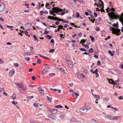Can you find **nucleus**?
Returning a JSON list of instances; mask_svg holds the SVG:
<instances>
[{
  "instance_id": "obj_2",
  "label": "nucleus",
  "mask_w": 123,
  "mask_h": 123,
  "mask_svg": "<svg viewBox=\"0 0 123 123\" xmlns=\"http://www.w3.org/2000/svg\"><path fill=\"white\" fill-rule=\"evenodd\" d=\"M14 84L15 85L17 88L19 89V90L21 92H23L25 91L27 89L26 87L24 86L22 83L17 82L15 83Z\"/></svg>"
},
{
  "instance_id": "obj_45",
  "label": "nucleus",
  "mask_w": 123,
  "mask_h": 123,
  "mask_svg": "<svg viewBox=\"0 0 123 123\" xmlns=\"http://www.w3.org/2000/svg\"><path fill=\"white\" fill-rule=\"evenodd\" d=\"M75 94L74 93L73 94V93H72V96L74 97V98L75 99H76V98H77V97H75Z\"/></svg>"
},
{
  "instance_id": "obj_55",
  "label": "nucleus",
  "mask_w": 123,
  "mask_h": 123,
  "mask_svg": "<svg viewBox=\"0 0 123 123\" xmlns=\"http://www.w3.org/2000/svg\"><path fill=\"white\" fill-rule=\"evenodd\" d=\"M48 33V32L47 31H45L43 33V34H47Z\"/></svg>"
},
{
  "instance_id": "obj_59",
  "label": "nucleus",
  "mask_w": 123,
  "mask_h": 123,
  "mask_svg": "<svg viewBox=\"0 0 123 123\" xmlns=\"http://www.w3.org/2000/svg\"><path fill=\"white\" fill-rule=\"evenodd\" d=\"M85 47L87 49H88L89 48V46L88 45H86Z\"/></svg>"
},
{
  "instance_id": "obj_42",
  "label": "nucleus",
  "mask_w": 123,
  "mask_h": 123,
  "mask_svg": "<svg viewBox=\"0 0 123 123\" xmlns=\"http://www.w3.org/2000/svg\"><path fill=\"white\" fill-rule=\"evenodd\" d=\"M76 17L77 18H78L80 16V14H79V13H78V12L77 13H76Z\"/></svg>"
},
{
  "instance_id": "obj_5",
  "label": "nucleus",
  "mask_w": 123,
  "mask_h": 123,
  "mask_svg": "<svg viewBox=\"0 0 123 123\" xmlns=\"http://www.w3.org/2000/svg\"><path fill=\"white\" fill-rule=\"evenodd\" d=\"M98 4H96V3H95L94 4V5L95 6L96 5L97 6V7H98V6L100 7H102V9H103L104 8V5L102 2L100 0H98Z\"/></svg>"
},
{
  "instance_id": "obj_20",
  "label": "nucleus",
  "mask_w": 123,
  "mask_h": 123,
  "mask_svg": "<svg viewBox=\"0 0 123 123\" xmlns=\"http://www.w3.org/2000/svg\"><path fill=\"white\" fill-rule=\"evenodd\" d=\"M119 117V116L113 117V120L117 119Z\"/></svg>"
},
{
  "instance_id": "obj_64",
  "label": "nucleus",
  "mask_w": 123,
  "mask_h": 123,
  "mask_svg": "<svg viewBox=\"0 0 123 123\" xmlns=\"http://www.w3.org/2000/svg\"><path fill=\"white\" fill-rule=\"evenodd\" d=\"M44 12L43 11H41L40 12V15H42L43 13Z\"/></svg>"
},
{
  "instance_id": "obj_52",
  "label": "nucleus",
  "mask_w": 123,
  "mask_h": 123,
  "mask_svg": "<svg viewBox=\"0 0 123 123\" xmlns=\"http://www.w3.org/2000/svg\"><path fill=\"white\" fill-rule=\"evenodd\" d=\"M80 50H82V51H86V50L85 49L83 48H81L80 49Z\"/></svg>"
},
{
  "instance_id": "obj_22",
  "label": "nucleus",
  "mask_w": 123,
  "mask_h": 123,
  "mask_svg": "<svg viewBox=\"0 0 123 123\" xmlns=\"http://www.w3.org/2000/svg\"><path fill=\"white\" fill-rule=\"evenodd\" d=\"M91 17L92 18L90 20V21H91L92 22V23H93L94 22L93 21L95 20V18H93V19L92 20L93 18H92V17H93V16L92 15L91 16Z\"/></svg>"
},
{
  "instance_id": "obj_41",
  "label": "nucleus",
  "mask_w": 123,
  "mask_h": 123,
  "mask_svg": "<svg viewBox=\"0 0 123 123\" xmlns=\"http://www.w3.org/2000/svg\"><path fill=\"white\" fill-rule=\"evenodd\" d=\"M98 69H96L94 71V72H93V73H95V74H96L97 73H98Z\"/></svg>"
},
{
  "instance_id": "obj_26",
  "label": "nucleus",
  "mask_w": 123,
  "mask_h": 123,
  "mask_svg": "<svg viewBox=\"0 0 123 123\" xmlns=\"http://www.w3.org/2000/svg\"><path fill=\"white\" fill-rule=\"evenodd\" d=\"M47 37L49 38V40L51 39L52 38V37L49 35H47Z\"/></svg>"
},
{
  "instance_id": "obj_29",
  "label": "nucleus",
  "mask_w": 123,
  "mask_h": 123,
  "mask_svg": "<svg viewBox=\"0 0 123 123\" xmlns=\"http://www.w3.org/2000/svg\"><path fill=\"white\" fill-rule=\"evenodd\" d=\"M118 98L119 100H122L123 99L122 96H120L118 97Z\"/></svg>"
},
{
  "instance_id": "obj_23",
  "label": "nucleus",
  "mask_w": 123,
  "mask_h": 123,
  "mask_svg": "<svg viewBox=\"0 0 123 123\" xmlns=\"http://www.w3.org/2000/svg\"><path fill=\"white\" fill-rule=\"evenodd\" d=\"M74 93L75 94V97H77H77L79 96V94L77 93L74 92Z\"/></svg>"
},
{
  "instance_id": "obj_53",
  "label": "nucleus",
  "mask_w": 123,
  "mask_h": 123,
  "mask_svg": "<svg viewBox=\"0 0 123 123\" xmlns=\"http://www.w3.org/2000/svg\"><path fill=\"white\" fill-rule=\"evenodd\" d=\"M40 92L41 93L42 95V96L44 95V92L43 91H42V92L41 91Z\"/></svg>"
},
{
  "instance_id": "obj_46",
  "label": "nucleus",
  "mask_w": 123,
  "mask_h": 123,
  "mask_svg": "<svg viewBox=\"0 0 123 123\" xmlns=\"http://www.w3.org/2000/svg\"><path fill=\"white\" fill-rule=\"evenodd\" d=\"M82 69L83 70V71L84 72H85V73H86L87 72L86 70V69L84 68H82Z\"/></svg>"
},
{
  "instance_id": "obj_44",
  "label": "nucleus",
  "mask_w": 123,
  "mask_h": 123,
  "mask_svg": "<svg viewBox=\"0 0 123 123\" xmlns=\"http://www.w3.org/2000/svg\"><path fill=\"white\" fill-rule=\"evenodd\" d=\"M113 117L110 116L109 119L110 120H113Z\"/></svg>"
},
{
  "instance_id": "obj_27",
  "label": "nucleus",
  "mask_w": 123,
  "mask_h": 123,
  "mask_svg": "<svg viewBox=\"0 0 123 123\" xmlns=\"http://www.w3.org/2000/svg\"><path fill=\"white\" fill-rule=\"evenodd\" d=\"M89 51L91 52H93L94 51V50L92 49L91 48L89 49Z\"/></svg>"
},
{
  "instance_id": "obj_34",
  "label": "nucleus",
  "mask_w": 123,
  "mask_h": 123,
  "mask_svg": "<svg viewBox=\"0 0 123 123\" xmlns=\"http://www.w3.org/2000/svg\"><path fill=\"white\" fill-rule=\"evenodd\" d=\"M46 97L47 98L48 100L49 101V102L51 100V99L48 96H47Z\"/></svg>"
},
{
  "instance_id": "obj_11",
  "label": "nucleus",
  "mask_w": 123,
  "mask_h": 123,
  "mask_svg": "<svg viewBox=\"0 0 123 123\" xmlns=\"http://www.w3.org/2000/svg\"><path fill=\"white\" fill-rule=\"evenodd\" d=\"M78 78L79 79H81L83 78H85V76L83 74H80L77 76Z\"/></svg>"
},
{
  "instance_id": "obj_36",
  "label": "nucleus",
  "mask_w": 123,
  "mask_h": 123,
  "mask_svg": "<svg viewBox=\"0 0 123 123\" xmlns=\"http://www.w3.org/2000/svg\"><path fill=\"white\" fill-rule=\"evenodd\" d=\"M38 89L39 91L40 92L41 91L42 92V91H43L42 89L40 87H39V88H38Z\"/></svg>"
},
{
  "instance_id": "obj_37",
  "label": "nucleus",
  "mask_w": 123,
  "mask_h": 123,
  "mask_svg": "<svg viewBox=\"0 0 123 123\" xmlns=\"http://www.w3.org/2000/svg\"><path fill=\"white\" fill-rule=\"evenodd\" d=\"M36 79V78L35 76H33L32 77V79L33 80H35Z\"/></svg>"
},
{
  "instance_id": "obj_60",
  "label": "nucleus",
  "mask_w": 123,
  "mask_h": 123,
  "mask_svg": "<svg viewBox=\"0 0 123 123\" xmlns=\"http://www.w3.org/2000/svg\"><path fill=\"white\" fill-rule=\"evenodd\" d=\"M50 4L52 6H54L55 5V4H54V3L53 2H51Z\"/></svg>"
},
{
  "instance_id": "obj_33",
  "label": "nucleus",
  "mask_w": 123,
  "mask_h": 123,
  "mask_svg": "<svg viewBox=\"0 0 123 123\" xmlns=\"http://www.w3.org/2000/svg\"><path fill=\"white\" fill-rule=\"evenodd\" d=\"M59 69L62 72H64V69L62 68H59Z\"/></svg>"
},
{
  "instance_id": "obj_8",
  "label": "nucleus",
  "mask_w": 123,
  "mask_h": 123,
  "mask_svg": "<svg viewBox=\"0 0 123 123\" xmlns=\"http://www.w3.org/2000/svg\"><path fill=\"white\" fill-rule=\"evenodd\" d=\"M107 79L109 80V82L110 83L113 84L114 85H118V84L115 83L114 81L112 80V79H109L108 78Z\"/></svg>"
},
{
  "instance_id": "obj_51",
  "label": "nucleus",
  "mask_w": 123,
  "mask_h": 123,
  "mask_svg": "<svg viewBox=\"0 0 123 123\" xmlns=\"http://www.w3.org/2000/svg\"><path fill=\"white\" fill-rule=\"evenodd\" d=\"M50 5V4L48 3H46L45 5V6L46 7L47 6H49Z\"/></svg>"
},
{
  "instance_id": "obj_35",
  "label": "nucleus",
  "mask_w": 123,
  "mask_h": 123,
  "mask_svg": "<svg viewBox=\"0 0 123 123\" xmlns=\"http://www.w3.org/2000/svg\"><path fill=\"white\" fill-rule=\"evenodd\" d=\"M33 96H28L27 97V98L29 99H30L32 98H33Z\"/></svg>"
},
{
  "instance_id": "obj_12",
  "label": "nucleus",
  "mask_w": 123,
  "mask_h": 123,
  "mask_svg": "<svg viewBox=\"0 0 123 123\" xmlns=\"http://www.w3.org/2000/svg\"><path fill=\"white\" fill-rule=\"evenodd\" d=\"M112 26L113 27L116 29H118L119 27L118 24H113Z\"/></svg>"
},
{
  "instance_id": "obj_19",
  "label": "nucleus",
  "mask_w": 123,
  "mask_h": 123,
  "mask_svg": "<svg viewBox=\"0 0 123 123\" xmlns=\"http://www.w3.org/2000/svg\"><path fill=\"white\" fill-rule=\"evenodd\" d=\"M46 70V68H43V69L42 71V75L45 74L46 72L45 70Z\"/></svg>"
},
{
  "instance_id": "obj_32",
  "label": "nucleus",
  "mask_w": 123,
  "mask_h": 123,
  "mask_svg": "<svg viewBox=\"0 0 123 123\" xmlns=\"http://www.w3.org/2000/svg\"><path fill=\"white\" fill-rule=\"evenodd\" d=\"M59 27V28L61 29H62L63 28V26L61 25H59L58 26Z\"/></svg>"
},
{
  "instance_id": "obj_30",
  "label": "nucleus",
  "mask_w": 123,
  "mask_h": 123,
  "mask_svg": "<svg viewBox=\"0 0 123 123\" xmlns=\"http://www.w3.org/2000/svg\"><path fill=\"white\" fill-rule=\"evenodd\" d=\"M85 41H86L85 40L82 39L80 43H84Z\"/></svg>"
},
{
  "instance_id": "obj_16",
  "label": "nucleus",
  "mask_w": 123,
  "mask_h": 123,
  "mask_svg": "<svg viewBox=\"0 0 123 123\" xmlns=\"http://www.w3.org/2000/svg\"><path fill=\"white\" fill-rule=\"evenodd\" d=\"M55 107L57 108H63V107H62L61 105H57V106H55Z\"/></svg>"
},
{
  "instance_id": "obj_50",
  "label": "nucleus",
  "mask_w": 123,
  "mask_h": 123,
  "mask_svg": "<svg viewBox=\"0 0 123 123\" xmlns=\"http://www.w3.org/2000/svg\"><path fill=\"white\" fill-rule=\"evenodd\" d=\"M34 105L35 106L37 107L38 105V104L35 103L34 104Z\"/></svg>"
},
{
  "instance_id": "obj_1",
  "label": "nucleus",
  "mask_w": 123,
  "mask_h": 123,
  "mask_svg": "<svg viewBox=\"0 0 123 123\" xmlns=\"http://www.w3.org/2000/svg\"><path fill=\"white\" fill-rule=\"evenodd\" d=\"M108 16L110 17L111 21H113L114 19H119V21L121 23H123V13H122L120 15L118 14H115L114 12H111V13H108Z\"/></svg>"
},
{
  "instance_id": "obj_10",
  "label": "nucleus",
  "mask_w": 123,
  "mask_h": 123,
  "mask_svg": "<svg viewBox=\"0 0 123 123\" xmlns=\"http://www.w3.org/2000/svg\"><path fill=\"white\" fill-rule=\"evenodd\" d=\"M57 110L55 109H53L51 111V113L52 114H55L57 113Z\"/></svg>"
},
{
  "instance_id": "obj_3",
  "label": "nucleus",
  "mask_w": 123,
  "mask_h": 123,
  "mask_svg": "<svg viewBox=\"0 0 123 123\" xmlns=\"http://www.w3.org/2000/svg\"><path fill=\"white\" fill-rule=\"evenodd\" d=\"M110 30L112 31V33L113 34H116L117 36H119L120 33L118 34L120 32V30L119 29L111 27L110 28Z\"/></svg>"
},
{
  "instance_id": "obj_4",
  "label": "nucleus",
  "mask_w": 123,
  "mask_h": 123,
  "mask_svg": "<svg viewBox=\"0 0 123 123\" xmlns=\"http://www.w3.org/2000/svg\"><path fill=\"white\" fill-rule=\"evenodd\" d=\"M52 10H50L49 11L51 15L53 14L54 12L57 13L58 12L62 11L63 10L62 9H60L58 7H54L52 8Z\"/></svg>"
},
{
  "instance_id": "obj_49",
  "label": "nucleus",
  "mask_w": 123,
  "mask_h": 123,
  "mask_svg": "<svg viewBox=\"0 0 123 123\" xmlns=\"http://www.w3.org/2000/svg\"><path fill=\"white\" fill-rule=\"evenodd\" d=\"M97 65H101L100 62L99 61H98L97 62Z\"/></svg>"
},
{
  "instance_id": "obj_13",
  "label": "nucleus",
  "mask_w": 123,
  "mask_h": 123,
  "mask_svg": "<svg viewBox=\"0 0 123 123\" xmlns=\"http://www.w3.org/2000/svg\"><path fill=\"white\" fill-rule=\"evenodd\" d=\"M67 64H68V66L70 68H72L73 67V65L71 63V62H68Z\"/></svg>"
},
{
  "instance_id": "obj_39",
  "label": "nucleus",
  "mask_w": 123,
  "mask_h": 123,
  "mask_svg": "<svg viewBox=\"0 0 123 123\" xmlns=\"http://www.w3.org/2000/svg\"><path fill=\"white\" fill-rule=\"evenodd\" d=\"M33 38L35 40H37V37L35 35H34L33 36Z\"/></svg>"
},
{
  "instance_id": "obj_24",
  "label": "nucleus",
  "mask_w": 123,
  "mask_h": 123,
  "mask_svg": "<svg viewBox=\"0 0 123 123\" xmlns=\"http://www.w3.org/2000/svg\"><path fill=\"white\" fill-rule=\"evenodd\" d=\"M55 51V50L54 49H51L49 51V52L50 53H53Z\"/></svg>"
},
{
  "instance_id": "obj_48",
  "label": "nucleus",
  "mask_w": 123,
  "mask_h": 123,
  "mask_svg": "<svg viewBox=\"0 0 123 123\" xmlns=\"http://www.w3.org/2000/svg\"><path fill=\"white\" fill-rule=\"evenodd\" d=\"M50 89L51 90H53V91L55 92L57 91V90L55 89H52L51 88Z\"/></svg>"
},
{
  "instance_id": "obj_21",
  "label": "nucleus",
  "mask_w": 123,
  "mask_h": 123,
  "mask_svg": "<svg viewBox=\"0 0 123 123\" xmlns=\"http://www.w3.org/2000/svg\"><path fill=\"white\" fill-rule=\"evenodd\" d=\"M108 53L111 55V56H113L114 55V54L112 53L111 52L110 50L109 51Z\"/></svg>"
},
{
  "instance_id": "obj_15",
  "label": "nucleus",
  "mask_w": 123,
  "mask_h": 123,
  "mask_svg": "<svg viewBox=\"0 0 123 123\" xmlns=\"http://www.w3.org/2000/svg\"><path fill=\"white\" fill-rule=\"evenodd\" d=\"M90 37L92 42H94V39L93 37L91 36H90Z\"/></svg>"
},
{
  "instance_id": "obj_40",
  "label": "nucleus",
  "mask_w": 123,
  "mask_h": 123,
  "mask_svg": "<svg viewBox=\"0 0 123 123\" xmlns=\"http://www.w3.org/2000/svg\"><path fill=\"white\" fill-rule=\"evenodd\" d=\"M25 59L26 60H27L28 61H29L30 60V58L29 57H27V58L25 57Z\"/></svg>"
},
{
  "instance_id": "obj_6",
  "label": "nucleus",
  "mask_w": 123,
  "mask_h": 123,
  "mask_svg": "<svg viewBox=\"0 0 123 123\" xmlns=\"http://www.w3.org/2000/svg\"><path fill=\"white\" fill-rule=\"evenodd\" d=\"M48 18L49 19H53V20H57V21L56 22H55V23H59V22L58 21H63V20H62L61 19H58L57 18L55 17L53 18L50 16H48Z\"/></svg>"
},
{
  "instance_id": "obj_56",
  "label": "nucleus",
  "mask_w": 123,
  "mask_h": 123,
  "mask_svg": "<svg viewBox=\"0 0 123 123\" xmlns=\"http://www.w3.org/2000/svg\"><path fill=\"white\" fill-rule=\"evenodd\" d=\"M14 66L15 67H17L18 66V64L17 63H15L14 64Z\"/></svg>"
},
{
  "instance_id": "obj_54",
  "label": "nucleus",
  "mask_w": 123,
  "mask_h": 123,
  "mask_svg": "<svg viewBox=\"0 0 123 123\" xmlns=\"http://www.w3.org/2000/svg\"><path fill=\"white\" fill-rule=\"evenodd\" d=\"M71 24L72 25H74V26L75 27L77 28V25H75V24Z\"/></svg>"
},
{
  "instance_id": "obj_58",
  "label": "nucleus",
  "mask_w": 123,
  "mask_h": 123,
  "mask_svg": "<svg viewBox=\"0 0 123 123\" xmlns=\"http://www.w3.org/2000/svg\"><path fill=\"white\" fill-rule=\"evenodd\" d=\"M73 83H70L69 84V85L70 86H73Z\"/></svg>"
},
{
  "instance_id": "obj_14",
  "label": "nucleus",
  "mask_w": 123,
  "mask_h": 123,
  "mask_svg": "<svg viewBox=\"0 0 123 123\" xmlns=\"http://www.w3.org/2000/svg\"><path fill=\"white\" fill-rule=\"evenodd\" d=\"M92 95L94 97L96 98V99H99L100 98V97L98 95H94V94L92 93Z\"/></svg>"
},
{
  "instance_id": "obj_47",
  "label": "nucleus",
  "mask_w": 123,
  "mask_h": 123,
  "mask_svg": "<svg viewBox=\"0 0 123 123\" xmlns=\"http://www.w3.org/2000/svg\"><path fill=\"white\" fill-rule=\"evenodd\" d=\"M95 30L96 31H99V28L98 27H96L95 29Z\"/></svg>"
},
{
  "instance_id": "obj_61",
  "label": "nucleus",
  "mask_w": 123,
  "mask_h": 123,
  "mask_svg": "<svg viewBox=\"0 0 123 123\" xmlns=\"http://www.w3.org/2000/svg\"><path fill=\"white\" fill-rule=\"evenodd\" d=\"M94 15L95 17H96L97 16V14L96 12H94Z\"/></svg>"
},
{
  "instance_id": "obj_62",
  "label": "nucleus",
  "mask_w": 123,
  "mask_h": 123,
  "mask_svg": "<svg viewBox=\"0 0 123 123\" xmlns=\"http://www.w3.org/2000/svg\"><path fill=\"white\" fill-rule=\"evenodd\" d=\"M85 15H87V16L88 15H89L88 13L86 12H85Z\"/></svg>"
},
{
  "instance_id": "obj_7",
  "label": "nucleus",
  "mask_w": 123,
  "mask_h": 123,
  "mask_svg": "<svg viewBox=\"0 0 123 123\" xmlns=\"http://www.w3.org/2000/svg\"><path fill=\"white\" fill-rule=\"evenodd\" d=\"M90 108L89 107L85 106L84 107L81 108L80 109V111L81 112H83L84 113H85Z\"/></svg>"
},
{
  "instance_id": "obj_28",
  "label": "nucleus",
  "mask_w": 123,
  "mask_h": 123,
  "mask_svg": "<svg viewBox=\"0 0 123 123\" xmlns=\"http://www.w3.org/2000/svg\"><path fill=\"white\" fill-rule=\"evenodd\" d=\"M22 32L24 33L25 34L27 35H28V32H27L26 31H22Z\"/></svg>"
},
{
  "instance_id": "obj_43",
  "label": "nucleus",
  "mask_w": 123,
  "mask_h": 123,
  "mask_svg": "<svg viewBox=\"0 0 123 123\" xmlns=\"http://www.w3.org/2000/svg\"><path fill=\"white\" fill-rule=\"evenodd\" d=\"M108 100V98H104L103 99V101H107Z\"/></svg>"
},
{
  "instance_id": "obj_17",
  "label": "nucleus",
  "mask_w": 123,
  "mask_h": 123,
  "mask_svg": "<svg viewBox=\"0 0 123 123\" xmlns=\"http://www.w3.org/2000/svg\"><path fill=\"white\" fill-rule=\"evenodd\" d=\"M91 123H97V121L94 120L92 119L90 122Z\"/></svg>"
},
{
  "instance_id": "obj_9",
  "label": "nucleus",
  "mask_w": 123,
  "mask_h": 123,
  "mask_svg": "<svg viewBox=\"0 0 123 123\" xmlns=\"http://www.w3.org/2000/svg\"><path fill=\"white\" fill-rule=\"evenodd\" d=\"M14 73V70L13 69H12L10 71L9 74V76L11 77L13 75Z\"/></svg>"
},
{
  "instance_id": "obj_38",
  "label": "nucleus",
  "mask_w": 123,
  "mask_h": 123,
  "mask_svg": "<svg viewBox=\"0 0 123 123\" xmlns=\"http://www.w3.org/2000/svg\"><path fill=\"white\" fill-rule=\"evenodd\" d=\"M37 62L38 63H40L41 62L40 60L38 58L37 59Z\"/></svg>"
},
{
  "instance_id": "obj_63",
  "label": "nucleus",
  "mask_w": 123,
  "mask_h": 123,
  "mask_svg": "<svg viewBox=\"0 0 123 123\" xmlns=\"http://www.w3.org/2000/svg\"><path fill=\"white\" fill-rule=\"evenodd\" d=\"M65 12H62L61 14V15H63L65 14Z\"/></svg>"
},
{
  "instance_id": "obj_57",
  "label": "nucleus",
  "mask_w": 123,
  "mask_h": 123,
  "mask_svg": "<svg viewBox=\"0 0 123 123\" xmlns=\"http://www.w3.org/2000/svg\"><path fill=\"white\" fill-rule=\"evenodd\" d=\"M64 116L63 115H61L59 117L61 118H64Z\"/></svg>"
},
{
  "instance_id": "obj_18",
  "label": "nucleus",
  "mask_w": 123,
  "mask_h": 123,
  "mask_svg": "<svg viewBox=\"0 0 123 123\" xmlns=\"http://www.w3.org/2000/svg\"><path fill=\"white\" fill-rule=\"evenodd\" d=\"M71 19V17H68L67 18V20H66L65 21H64V22L65 23H68V22H69L68 21H66L67 20H69L70 19Z\"/></svg>"
},
{
  "instance_id": "obj_31",
  "label": "nucleus",
  "mask_w": 123,
  "mask_h": 123,
  "mask_svg": "<svg viewBox=\"0 0 123 123\" xmlns=\"http://www.w3.org/2000/svg\"><path fill=\"white\" fill-rule=\"evenodd\" d=\"M12 99H15L16 98V97L15 94H14L12 96Z\"/></svg>"
},
{
  "instance_id": "obj_25",
  "label": "nucleus",
  "mask_w": 123,
  "mask_h": 123,
  "mask_svg": "<svg viewBox=\"0 0 123 123\" xmlns=\"http://www.w3.org/2000/svg\"><path fill=\"white\" fill-rule=\"evenodd\" d=\"M54 117V115L51 114L49 116V118H53Z\"/></svg>"
}]
</instances>
